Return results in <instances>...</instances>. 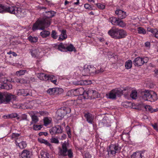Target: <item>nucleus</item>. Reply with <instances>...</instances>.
<instances>
[{
  "mask_svg": "<svg viewBox=\"0 0 158 158\" xmlns=\"http://www.w3.org/2000/svg\"><path fill=\"white\" fill-rule=\"evenodd\" d=\"M56 12L52 10L46 11L43 12V18H39L33 24L32 30L35 31L39 29L44 30L49 27L51 24V18L53 17Z\"/></svg>",
  "mask_w": 158,
  "mask_h": 158,
  "instance_id": "1",
  "label": "nucleus"
},
{
  "mask_svg": "<svg viewBox=\"0 0 158 158\" xmlns=\"http://www.w3.org/2000/svg\"><path fill=\"white\" fill-rule=\"evenodd\" d=\"M141 97L144 101L154 102L157 99L156 94L153 91L142 92L141 93Z\"/></svg>",
  "mask_w": 158,
  "mask_h": 158,
  "instance_id": "2",
  "label": "nucleus"
},
{
  "mask_svg": "<svg viewBox=\"0 0 158 158\" xmlns=\"http://www.w3.org/2000/svg\"><path fill=\"white\" fill-rule=\"evenodd\" d=\"M103 69L100 68V69L96 70L95 68L91 65H89L87 68H85L82 72V74L84 76H88L89 75H92L95 74H98L102 73L104 71Z\"/></svg>",
  "mask_w": 158,
  "mask_h": 158,
  "instance_id": "3",
  "label": "nucleus"
},
{
  "mask_svg": "<svg viewBox=\"0 0 158 158\" xmlns=\"http://www.w3.org/2000/svg\"><path fill=\"white\" fill-rule=\"evenodd\" d=\"M59 156H68L69 158H72L73 152L71 149L68 150L66 143H64L62 146V148H59V151L58 153Z\"/></svg>",
  "mask_w": 158,
  "mask_h": 158,
  "instance_id": "4",
  "label": "nucleus"
},
{
  "mask_svg": "<svg viewBox=\"0 0 158 158\" xmlns=\"http://www.w3.org/2000/svg\"><path fill=\"white\" fill-rule=\"evenodd\" d=\"M71 111V109L68 107H63L57 110L56 114V117L58 120L61 119L67 114Z\"/></svg>",
  "mask_w": 158,
  "mask_h": 158,
  "instance_id": "5",
  "label": "nucleus"
},
{
  "mask_svg": "<svg viewBox=\"0 0 158 158\" xmlns=\"http://www.w3.org/2000/svg\"><path fill=\"white\" fill-rule=\"evenodd\" d=\"M16 98V97L14 95L10 94L2 93L0 92V102L2 103L6 104L9 102L11 99L13 100H15Z\"/></svg>",
  "mask_w": 158,
  "mask_h": 158,
  "instance_id": "6",
  "label": "nucleus"
},
{
  "mask_svg": "<svg viewBox=\"0 0 158 158\" xmlns=\"http://www.w3.org/2000/svg\"><path fill=\"white\" fill-rule=\"evenodd\" d=\"M121 149L118 143L111 144L109 147L107 151L108 152V155H111L114 156L116 153L120 152Z\"/></svg>",
  "mask_w": 158,
  "mask_h": 158,
  "instance_id": "7",
  "label": "nucleus"
},
{
  "mask_svg": "<svg viewBox=\"0 0 158 158\" xmlns=\"http://www.w3.org/2000/svg\"><path fill=\"white\" fill-rule=\"evenodd\" d=\"M19 8L15 6H12L11 5H6V13H9L11 14H14L17 17H19Z\"/></svg>",
  "mask_w": 158,
  "mask_h": 158,
  "instance_id": "8",
  "label": "nucleus"
},
{
  "mask_svg": "<svg viewBox=\"0 0 158 158\" xmlns=\"http://www.w3.org/2000/svg\"><path fill=\"white\" fill-rule=\"evenodd\" d=\"M148 59L147 57L141 58L139 57L135 58L133 61V64L135 66H140L147 63L148 62Z\"/></svg>",
  "mask_w": 158,
  "mask_h": 158,
  "instance_id": "9",
  "label": "nucleus"
},
{
  "mask_svg": "<svg viewBox=\"0 0 158 158\" xmlns=\"http://www.w3.org/2000/svg\"><path fill=\"white\" fill-rule=\"evenodd\" d=\"M98 93L96 91L89 89L85 92V99H94L98 97Z\"/></svg>",
  "mask_w": 158,
  "mask_h": 158,
  "instance_id": "10",
  "label": "nucleus"
},
{
  "mask_svg": "<svg viewBox=\"0 0 158 158\" xmlns=\"http://www.w3.org/2000/svg\"><path fill=\"white\" fill-rule=\"evenodd\" d=\"M63 92V89L59 88H50L47 91V93L50 95L60 94Z\"/></svg>",
  "mask_w": 158,
  "mask_h": 158,
  "instance_id": "11",
  "label": "nucleus"
},
{
  "mask_svg": "<svg viewBox=\"0 0 158 158\" xmlns=\"http://www.w3.org/2000/svg\"><path fill=\"white\" fill-rule=\"evenodd\" d=\"M86 91L83 88H80L75 89L73 91V94L75 96H81L84 99H85V92Z\"/></svg>",
  "mask_w": 158,
  "mask_h": 158,
  "instance_id": "12",
  "label": "nucleus"
},
{
  "mask_svg": "<svg viewBox=\"0 0 158 158\" xmlns=\"http://www.w3.org/2000/svg\"><path fill=\"white\" fill-rule=\"evenodd\" d=\"M118 29V28L113 27L109 31L108 33L112 38L117 39Z\"/></svg>",
  "mask_w": 158,
  "mask_h": 158,
  "instance_id": "13",
  "label": "nucleus"
},
{
  "mask_svg": "<svg viewBox=\"0 0 158 158\" xmlns=\"http://www.w3.org/2000/svg\"><path fill=\"white\" fill-rule=\"evenodd\" d=\"M115 13L118 16V18L120 19L125 18L127 16L125 12L120 9H117L115 11Z\"/></svg>",
  "mask_w": 158,
  "mask_h": 158,
  "instance_id": "14",
  "label": "nucleus"
},
{
  "mask_svg": "<svg viewBox=\"0 0 158 158\" xmlns=\"http://www.w3.org/2000/svg\"><path fill=\"white\" fill-rule=\"evenodd\" d=\"M20 135L19 134L13 133L12 135L11 138L15 140V143L17 146L20 147Z\"/></svg>",
  "mask_w": 158,
  "mask_h": 158,
  "instance_id": "15",
  "label": "nucleus"
},
{
  "mask_svg": "<svg viewBox=\"0 0 158 158\" xmlns=\"http://www.w3.org/2000/svg\"><path fill=\"white\" fill-rule=\"evenodd\" d=\"M127 35L126 31L122 29H118L117 39H120L125 37Z\"/></svg>",
  "mask_w": 158,
  "mask_h": 158,
  "instance_id": "16",
  "label": "nucleus"
},
{
  "mask_svg": "<svg viewBox=\"0 0 158 158\" xmlns=\"http://www.w3.org/2000/svg\"><path fill=\"white\" fill-rule=\"evenodd\" d=\"M84 117L86 118L87 121L91 124H92L94 121V116L89 113L85 114H84Z\"/></svg>",
  "mask_w": 158,
  "mask_h": 158,
  "instance_id": "17",
  "label": "nucleus"
},
{
  "mask_svg": "<svg viewBox=\"0 0 158 158\" xmlns=\"http://www.w3.org/2000/svg\"><path fill=\"white\" fill-rule=\"evenodd\" d=\"M131 158H144L143 152L141 151L134 152L131 156Z\"/></svg>",
  "mask_w": 158,
  "mask_h": 158,
  "instance_id": "18",
  "label": "nucleus"
},
{
  "mask_svg": "<svg viewBox=\"0 0 158 158\" xmlns=\"http://www.w3.org/2000/svg\"><path fill=\"white\" fill-rule=\"evenodd\" d=\"M12 88V85L10 84H7L5 83H0V89H5L9 90Z\"/></svg>",
  "mask_w": 158,
  "mask_h": 158,
  "instance_id": "19",
  "label": "nucleus"
},
{
  "mask_svg": "<svg viewBox=\"0 0 158 158\" xmlns=\"http://www.w3.org/2000/svg\"><path fill=\"white\" fill-rule=\"evenodd\" d=\"M51 81L53 84H56L57 82V79L56 77L52 75H47L46 77V81Z\"/></svg>",
  "mask_w": 158,
  "mask_h": 158,
  "instance_id": "20",
  "label": "nucleus"
},
{
  "mask_svg": "<svg viewBox=\"0 0 158 158\" xmlns=\"http://www.w3.org/2000/svg\"><path fill=\"white\" fill-rule=\"evenodd\" d=\"M22 158H30V154L29 151L27 150H24L21 154Z\"/></svg>",
  "mask_w": 158,
  "mask_h": 158,
  "instance_id": "21",
  "label": "nucleus"
},
{
  "mask_svg": "<svg viewBox=\"0 0 158 158\" xmlns=\"http://www.w3.org/2000/svg\"><path fill=\"white\" fill-rule=\"evenodd\" d=\"M67 37V35L66 34V31L65 30H63L61 34L60 35V37L58 38L59 40L62 41L64 39H66Z\"/></svg>",
  "mask_w": 158,
  "mask_h": 158,
  "instance_id": "22",
  "label": "nucleus"
},
{
  "mask_svg": "<svg viewBox=\"0 0 158 158\" xmlns=\"http://www.w3.org/2000/svg\"><path fill=\"white\" fill-rule=\"evenodd\" d=\"M116 96L120 97L123 94V90L121 89L118 88L113 89Z\"/></svg>",
  "mask_w": 158,
  "mask_h": 158,
  "instance_id": "23",
  "label": "nucleus"
},
{
  "mask_svg": "<svg viewBox=\"0 0 158 158\" xmlns=\"http://www.w3.org/2000/svg\"><path fill=\"white\" fill-rule=\"evenodd\" d=\"M144 108L145 110L148 111L151 113L156 112L157 111V109H153L152 106L149 105H146L144 106Z\"/></svg>",
  "mask_w": 158,
  "mask_h": 158,
  "instance_id": "24",
  "label": "nucleus"
},
{
  "mask_svg": "<svg viewBox=\"0 0 158 158\" xmlns=\"http://www.w3.org/2000/svg\"><path fill=\"white\" fill-rule=\"evenodd\" d=\"M119 19L115 17H111L110 18V22L113 25H116L118 23Z\"/></svg>",
  "mask_w": 158,
  "mask_h": 158,
  "instance_id": "25",
  "label": "nucleus"
},
{
  "mask_svg": "<svg viewBox=\"0 0 158 158\" xmlns=\"http://www.w3.org/2000/svg\"><path fill=\"white\" fill-rule=\"evenodd\" d=\"M47 75L44 73H39L37 74V76L40 80L46 81Z\"/></svg>",
  "mask_w": 158,
  "mask_h": 158,
  "instance_id": "26",
  "label": "nucleus"
},
{
  "mask_svg": "<svg viewBox=\"0 0 158 158\" xmlns=\"http://www.w3.org/2000/svg\"><path fill=\"white\" fill-rule=\"evenodd\" d=\"M132 63L131 60H127L125 63V67L127 69H129L131 68Z\"/></svg>",
  "mask_w": 158,
  "mask_h": 158,
  "instance_id": "27",
  "label": "nucleus"
},
{
  "mask_svg": "<svg viewBox=\"0 0 158 158\" xmlns=\"http://www.w3.org/2000/svg\"><path fill=\"white\" fill-rule=\"evenodd\" d=\"M30 52L33 57H35L38 55V50L37 49H30Z\"/></svg>",
  "mask_w": 158,
  "mask_h": 158,
  "instance_id": "28",
  "label": "nucleus"
},
{
  "mask_svg": "<svg viewBox=\"0 0 158 158\" xmlns=\"http://www.w3.org/2000/svg\"><path fill=\"white\" fill-rule=\"evenodd\" d=\"M67 50L66 51H70L72 52L74 51V52H76V50L74 47V46L72 44H71L69 46H67L66 48V50Z\"/></svg>",
  "mask_w": 158,
  "mask_h": 158,
  "instance_id": "29",
  "label": "nucleus"
},
{
  "mask_svg": "<svg viewBox=\"0 0 158 158\" xmlns=\"http://www.w3.org/2000/svg\"><path fill=\"white\" fill-rule=\"evenodd\" d=\"M38 140L39 142L42 143H44L46 145L50 147L51 146V144L47 140L42 138H39Z\"/></svg>",
  "mask_w": 158,
  "mask_h": 158,
  "instance_id": "30",
  "label": "nucleus"
},
{
  "mask_svg": "<svg viewBox=\"0 0 158 158\" xmlns=\"http://www.w3.org/2000/svg\"><path fill=\"white\" fill-rule=\"evenodd\" d=\"M50 32L49 31L44 30L40 32V35L43 38H45L48 36L50 35Z\"/></svg>",
  "mask_w": 158,
  "mask_h": 158,
  "instance_id": "31",
  "label": "nucleus"
},
{
  "mask_svg": "<svg viewBox=\"0 0 158 158\" xmlns=\"http://www.w3.org/2000/svg\"><path fill=\"white\" fill-rule=\"evenodd\" d=\"M17 116V114L16 113H12L7 115H4L3 116L4 118H13Z\"/></svg>",
  "mask_w": 158,
  "mask_h": 158,
  "instance_id": "32",
  "label": "nucleus"
},
{
  "mask_svg": "<svg viewBox=\"0 0 158 158\" xmlns=\"http://www.w3.org/2000/svg\"><path fill=\"white\" fill-rule=\"evenodd\" d=\"M73 84L75 85H86L87 84V81H75L73 82Z\"/></svg>",
  "mask_w": 158,
  "mask_h": 158,
  "instance_id": "33",
  "label": "nucleus"
},
{
  "mask_svg": "<svg viewBox=\"0 0 158 158\" xmlns=\"http://www.w3.org/2000/svg\"><path fill=\"white\" fill-rule=\"evenodd\" d=\"M28 39L29 40L31 43H36L38 40V38L37 37H32L31 36H29Z\"/></svg>",
  "mask_w": 158,
  "mask_h": 158,
  "instance_id": "34",
  "label": "nucleus"
},
{
  "mask_svg": "<svg viewBox=\"0 0 158 158\" xmlns=\"http://www.w3.org/2000/svg\"><path fill=\"white\" fill-rule=\"evenodd\" d=\"M116 97V96L113 90L110 92L108 96L109 98L112 99H115Z\"/></svg>",
  "mask_w": 158,
  "mask_h": 158,
  "instance_id": "35",
  "label": "nucleus"
},
{
  "mask_svg": "<svg viewBox=\"0 0 158 158\" xmlns=\"http://www.w3.org/2000/svg\"><path fill=\"white\" fill-rule=\"evenodd\" d=\"M66 48L62 43H60L58 46V49L61 51H66Z\"/></svg>",
  "mask_w": 158,
  "mask_h": 158,
  "instance_id": "36",
  "label": "nucleus"
},
{
  "mask_svg": "<svg viewBox=\"0 0 158 158\" xmlns=\"http://www.w3.org/2000/svg\"><path fill=\"white\" fill-rule=\"evenodd\" d=\"M20 94L23 96H27L29 95L28 90L22 89L20 90Z\"/></svg>",
  "mask_w": 158,
  "mask_h": 158,
  "instance_id": "37",
  "label": "nucleus"
},
{
  "mask_svg": "<svg viewBox=\"0 0 158 158\" xmlns=\"http://www.w3.org/2000/svg\"><path fill=\"white\" fill-rule=\"evenodd\" d=\"M57 130L56 126L51 128L49 130L50 133L52 135L57 134Z\"/></svg>",
  "mask_w": 158,
  "mask_h": 158,
  "instance_id": "38",
  "label": "nucleus"
},
{
  "mask_svg": "<svg viewBox=\"0 0 158 158\" xmlns=\"http://www.w3.org/2000/svg\"><path fill=\"white\" fill-rule=\"evenodd\" d=\"M148 31L152 33L153 35H156L157 33L158 32V30L156 29H153L150 28H148L147 30Z\"/></svg>",
  "mask_w": 158,
  "mask_h": 158,
  "instance_id": "39",
  "label": "nucleus"
},
{
  "mask_svg": "<svg viewBox=\"0 0 158 158\" xmlns=\"http://www.w3.org/2000/svg\"><path fill=\"white\" fill-rule=\"evenodd\" d=\"M6 5H3L2 4H0V13H6Z\"/></svg>",
  "mask_w": 158,
  "mask_h": 158,
  "instance_id": "40",
  "label": "nucleus"
},
{
  "mask_svg": "<svg viewBox=\"0 0 158 158\" xmlns=\"http://www.w3.org/2000/svg\"><path fill=\"white\" fill-rule=\"evenodd\" d=\"M44 125L45 126H47L51 122V120L48 118L46 117L44 119Z\"/></svg>",
  "mask_w": 158,
  "mask_h": 158,
  "instance_id": "41",
  "label": "nucleus"
},
{
  "mask_svg": "<svg viewBox=\"0 0 158 158\" xmlns=\"http://www.w3.org/2000/svg\"><path fill=\"white\" fill-rule=\"evenodd\" d=\"M49 154L46 152H41L40 153V158H49L48 157Z\"/></svg>",
  "mask_w": 158,
  "mask_h": 158,
  "instance_id": "42",
  "label": "nucleus"
},
{
  "mask_svg": "<svg viewBox=\"0 0 158 158\" xmlns=\"http://www.w3.org/2000/svg\"><path fill=\"white\" fill-rule=\"evenodd\" d=\"M131 97L133 99H136L137 96V92L135 90H132L130 94Z\"/></svg>",
  "mask_w": 158,
  "mask_h": 158,
  "instance_id": "43",
  "label": "nucleus"
},
{
  "mask_svg": "<svg viewBox=\"0 0 158 158\" xmlns=\"http://www.w3.org/2000/svg\"><path fill=\"white\" fill-rule=\"evenodd\" d=\"M116 25H118L121 27H124L126 26V24L123 21L119 19Z\"/></svg>",
  "mask_w": 158,
  "mask_h": 158,
  "instance_id": "44",
  "label": "nucleus"
},
{
  "mask_svg": "<svg viewBox=\"0 0 158 158\" xmlns=\"http://www.w3.org/2000/svg\"><path fill=\"white\" fill-rule=\"evenodd\" d=\"M138 33L139 34H144L146 33V30L142 27H139L138 28Z\"/></svg>",
  "mask_w": 158,
  "mask_h": 158,
  "instance_id": "45",
  "label": "nucleus"
},
{
  "mask_svg": "<svg viewBox=\"0 0 158 158\" xmlns=\"http://www.w3.org/2000/svg\"><path fill=\"white\" fill-rule=\"evenodd\" d=\"M57 134L61 133L62 132L63 128L60 125H56Z\"/></svg>",
  "mask_w": 158,
  "mask_h": 158,
  "instance_id": "46",
  "label": "nucleus"
},
{
  "mask_svg": "<svg viewBox=\"0 0 158 158\" xmlns=\"http://www.w3.org/2000/svg\"><path fill=\"white\" fill-rule=\"evenodd\" d=\"M50 140L51 142L52 143L58 144L59 143V140L57 138L52 137Z\"/></svg>",
  "mask_w": 158,
  "mask_h": 158,
  "instance_id": "47",
  "label": "nucleus"
},
{
  "mask_svg": "<svg viewBox=\"0 0 158 158\" xmlns=\"http://www.w3.org/2000/svg\"><path fill=\"white\" fill-rule=\"evenodd\" d=\"M27 78H26V79L22 78L20 79V83L23 84H27L30 82V81L27 79Z\"/></svg>",
  "mask_w": 158,
  "mask_h": 158,
  "instance_id": "48",
  "label": "nucleus"
},
{
  "mask_svg": "<svg viewBox=\"0 0 158 158\" xmlns=\"http://www.w3.org/2000/svg\"><path fill=\"white\" fill-rule=\"evenodd\" d=\"M56 34L57 33L55 31L53 30L51 34L52 37L54 39H57V36L56 35Z\"/></svg>",
  "mask_w": 158,
  "mask_h": 158,
  "instance_id": "49",
  "label": "nucleus"
},
{
  "mask_svg": "<svg viewBox=\"0 0 158 158\" xmlns=\"http://www.w3.org/2000/svg\"><path fill=\"white\" fill-rule=\"evenodd\" d=\"M21 143V146H20V148L24 149L27 146V144L26 141H22Z\"/></svg>",
  "mask_w": 158,
  "mask_h": 158,
  "instance_id": "50",
  "label": "nucleus"
},
{
  "mask_svg": "<svg viewBox=\"0 0 158 158\" xmlns=\"http://www.w3.org/2000/svg\"><path fill=\"white\" fill-rule=\"evenodd\" d=\"M32 121L34 123H37L38 121L37 117L35 115H33L32 116Z\"/></svg>",
  "mask_w": 158,
  "mask_h": 158,
  "instance_id": "51",
  "label": "nucleus"
},
{
  "mask_svg": "<svg viewBox=\"0 0 158 158\" xmlns=\"http://www.w3.org/2000/svg\"><path fill=\"white\" fill-rule=\"evenodd\" d=\"M97 6L100 9H103L105 8V6L100 3H98L96 4Z\"/></svg>",
  "mask_w": 158,
  "mask_h": 158,
  "instance_id": "52",
  "label": "nucleus"
},
{
  "mask_svg": "<svg viewBox=\"0 0 158 158\" xmlns=\"http://www.w3.org/2000/svg\"><path fill=\"white\" fill-rule=\"evenodd\" d=\"M66 131L68 135V136L69 138L71 137V134L70 130L69 127L68 126H67L66 128Z\"/></svg>",
  "mask_w": 158,
  "mask_h": 158,
  "instance_id": "53",
  "label": "nucleus"
},
{
  "mask_svg": "<svg viewBox=\"0 0 158 158\" xmlns=\"http://www.w3.org/2000/svg\"><path fill=\"white\" fill-rule=\"evenodd\" d=\"M41 128V125H34L33 126V128L35 130H40Z\"/></svg>",
  "mask_w": 158,
  "mask_h": 158,
  "instance_id": "54",
  "label": "nucleus"
},
{
  "mask_svg": "<svg viewBox=\"0 0 158 158\" xmlns=\"http://www.w3.org/2000/svg\"><path fill=\"white\" fill-rule=\"evenodd\" d=\"M84 7L86 9L92 10V8L91 6L88 4H85L84 5Z\"/></svg>",
  "mask_w": 158,
  "mask_h": 158,
  "instance_id": "55",
  "label": "nucleus"
},
{
  "mask_svg": "<svg viewBox=\"0 0 158 158\" xmlns=\"http://www.w3.org/2000/svg\"><path fill=\"white\" fill-rule=\"evenodd\" d=\"M28 72L26 70H20V75L24 74L25 73H27Z\"/></svg>",
  "mask_w": 158,
  "mask_h": 158,
  "instance_id": "56",
  "label": "nucleus"
},
{
  "mask_svg": "<svg viewBox=\"0 0 158 158\" xmlns=\"http://www.w3.org/2000/svg\"><path fill=\"white\" fill-rule=\"evenodd\" d=\"M39 135L40 136H41L42 135L47 136L48 135V133L46 132H40L39 133Z\"/></svg>",
  "mask_w": 158,
  "mask_h": 158,
  "instance_id": "57",
  "label": "nucleus"
},
{
  "mask_svg": "<svg viewBox=\"0 0 158 158\" xmlns=\"http://www.w3.org/2000/svg\"><path fill=\"white\" fill-rule=\"evenodd\" d=\"M144 130L145 133H147V135H149L150 134V132L148 129L146 127H144Z\"/></svg>",
  "mask_w": 158,
  "mask_h": 158,
  "instance_id": "58",
  "label": "nucleus"
},
{
  "mask_svg": "<svg viewBox=\"0 0 158 158\" xmlns=\"http://www.w3.org/2000/svg\"><path fill=\"white\" fill-rule=\"evenodd\" d=\"M152 126L155 130H158L157 126L156 123H155L154 124H152Z\"/></svg>",
  "mask_w": 158,
  "mask_h": 158,
  "instance_id": "59",
  "label": "nucleus"
},
{
  "mask_svg": "<svg viewBox=\"0 0 158 158\" xmlns=\"http://www.w3.org/2000/svg\"><path fill=\"white\" fill-rule=\"evenodd\" d=\"M21 118L22 120L26 119L27 118V115L25 114H23L22 115Z\"/></svg>",
  "mask_w": 158,
  "mask_h": 158,
  "instance_id": "60",
  "label": "nucleus"
},
{
  "mask_svg": "<svg viewBox=\"0 0 158 158\" xmlns=\"http://www.w3.org/2000/svg\"><path fill=\"white\" fill-rule=\"evenodd\" d=\"M150 43L149 42H146L145 44V46L146 47L149 48L150 47Z\"/></svg>",
  "mask_w": 158,
  "mask_h": 158,
  "instance_id": "61",
  "label": "nucleus"
},
{
  "mask_svg": "<svg viewBox=\"0 0 158 158\" xmlns=\"http://www.w3.org/2000/svg\"><path fill=\"white\" fill-rule=\"evenodd\" d=\"M66 135L65 134H63L61 136V138H60V139H62V140H63V139H66Z\"/></svg>",
  "mask_w": 158,
  "mask_h": 158,
  "instance_id": "62",
  "label": "nucleus"
},
{
  "mask_svg": "<svg viewBox=\"0 0 158 158\" xmlns=\"http://www.w3.org/2000/svg\"><path fill=\"white\" fill-rule=\"evenodd\" d=\"M12 65L13 66H16L17 67H19V63H13Z\"/></svg>",
  "mask_w": 158,
  "mask_h": 158,
  "instance_id": "63",
  "label": "nucleus"
},
{
  "mask_svg": "<svg viewBox=\"0 0 158 158\" xmlns=\"http://www.w3.org/2000/svg\"><path fill=\"white\" fill-rule=\"evenodd\" d=\"M154 72H155L156 76L158 77V69H156L154 70Z\"/></svg>",
  "mask_w": 158,
  "mask_h": 158,
  "instance_id": "64",
  "label": "nucleus"
}]
</instances>
